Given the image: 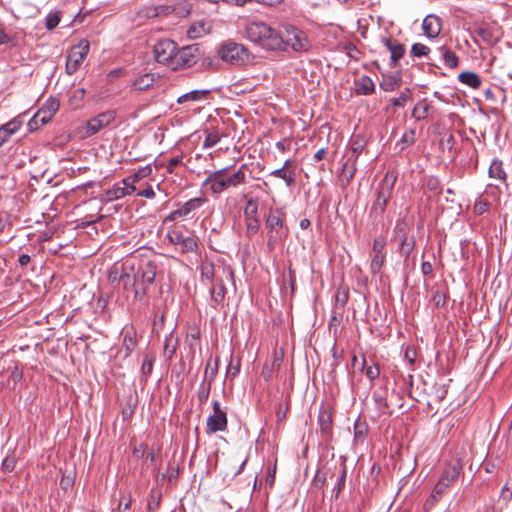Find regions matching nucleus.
Segmentation results:
<instances>
[{
    "label": "nucleus",
    "instance_id": "f257e3e1",
    "mask_svg": "<svg viewBox=\"0 0 512 512\" xmlns=\"http://www.w3.org/2000/svg\"><path fill=\"white\" fill-rule=\"evenodd\" d=\"M244 37L266 50L277 51L283 46V36L263 21H249L244 26Z\"/></svg>",
    "mask_w": 512,
    "mask_h": 512
},
{
    "label": "nucleus",
    "instance_id": "f03ea898",
    "mask_svg": "<svg viewBox=\"0 0 512 512\" xmlns=\"http://www.w3.org/2000/svg\"><path fill=\"white\" fill-rule=\"evenodd\" d=\"M228 168H222L209 173L202 183V187L209 186L213 194H221L230 188H236L239 185L246 184V165L243 164L232 174L227 173Z\"/></svg>",
    "mask_w": 512,
    "mask_h": 512
},
{
    "label": "nucleus",
    "instance_id": "7ed1b4c3",
    "mask_svg": "<svg viewBox=\"0 0 512 512\" xmlns=\"http://www.w3.org/2000/svg\"><path fill=\"white\" fill-rule=\"evenodd\" d=\"M267 229V250L272 252L285 241L289 230L285 225V213L278 208H270L265 217Z\"/></svg>",
    "mask_w": 512,
    "mask_h": 512
},
{
    "label": "nucleus",
    "instance_id": "20e7f679",
    "mask_svg": "<svg viewBox=\"0 0 512 512\" xmlns=\"http://www.w3.org/2000/svg\"><path fill=\"white\" fill-rule=\"evenodd\" d=\"M129 260L134 261L133 274L138 283V290L135 291V300H143L155 281L158 271L157 263L152 260L137 261L134 258Z\"/></svg>",
    "mask_w": 512,
    "mask_h": 512
},
{
    "label": "nucleus",
    "instance_id": "39448f33",
    "mask_svg": "<svg viewBox=\"0 0 512 512\" xmlns=\"http://www.w3.org/2000/svg\"><path fill=\"white\" fill-rule=\"evenodd\" d=\"M166 238L181 254L197 253L199 249L198 237L184 225H174L171 227L167 232Z\"/></svg>",
    "mask_w": 512,
    "mask_h": 512
},
{
    "label": "nucleus",
    "instance_id": "423d86ee",
    "mask_svg": "<svg viewBox=\"0 0 512 512\" xmlns=\"http://www.w3.org/2000/svg\"><path fill=\"white\" fill-rule=\"evenodd\" d=\"M397 181V174L394 171H387L376 188V198L370 208V215L380 216L387 207Z\"/></svg>",
    "mask_w": 512,
    "mask_h": 512
},
{
    "label": "nucleus",
    "instance_id": "0eeeda50",
    "mask_svg": "<svg viewBox=\"0 0 512 512\" xmlns=\"http://www.w3.org/2000/svg\"><path fill=\"white\" fill-rule=\"evenodd\" d=\"M284 30L283 46L277 51H286L290 47L294 52L303 53L311 48V42L307 34L300 28L291 25H282Z\"/></svg>",
    "mask_w": 512,
    "mask_h": 512
},
{
    "label": "nucleus",
    "instance_id": "6e6552de",
    "mask_svg": "<svg viewBox=\"0 0 512 512\" xmlns=\"http://www.w3.org/2000/svg\"><path fill=\"white\" fill-rule=\"evenodd\" d=\"M218 55L222 61L234 66L244 65L250 56L244 45L233 41L222 43L218 49Z\"/></svg>",
    "mask_w": 512,
    "mask_h": 512
},
{
    "label": "nucleus",
    "instance_id": "1a4fd4ad",
    "mask_svg": "<svg viewBox=\"0 0 512 512\" xmlns=\"http://www.w3.org/2000/svg\"><path fill=\"white\" fill-rule=\"evenodd\" d=\"M89 51L90 43L86 39H81L77 45L68 50L65 65V71L68 75H73L80 69Z\"/></svg>",
    "mask_w": 512,
    "mask_h": 512
},
{
    "label": "nucleus",
    "instance_id": "9d476101",
    "mask_svg": "<svg viewBox=\"0 0 512 512\" xmlns=\"http://www.w3.org/2000/svg\"><path fill=\"white\" fill-rule=\"evenodd\" d=\"M206 202L207 199L205 197H195L187 200L183 204H178V207L165 217L164 222L176 221L177 219H192L196 211Z\"/></svg>",
    "mask_w": 512,
    "mask_h": 512
},
{
    "label": "nucleus",
    "instance_id": "9b49d317",
    "mask_svg": "<svg viewBox=\"0 0 512 512\" xmlns=\"http://www.w3.org/2000/svg\"><path fill=\"white\" fill-rule=\"evenodd\" d=\"M199 55V47L197 45H188L178 49L176 47V53L172 64V70H178L186 67H190L196 63Z\"/></svg>",
    "mask_w": 512,
    "mask_h": 512
},
{
    "label": "nucleus",
    "instance_id": "f8f14e48",
    "mask_svg": "<svg viewBox=\"0 0 512 512\" xmlns=\"http://www.w3.org/2000/svg\"><path fill=\"white\" fill-rule=\"evenodd\" d=\"M386 238L378 236L373 240V246L370 252L371 263L370 271L372 274H379L386 260Z\"/></svg>",
    "mask_w": 512,
    "mask_h": 512
},
{
    "label": "nucleus",
    "instance_id": "ddd939ff",
    "mask_svg": "<svg viewBox=\"0 0 512 512\" xmlns=\"http://www.w3.org/2000/svg\"><path fill=\"white\" fill-rule=\"evenodd\" d=\"M177 44L170 39H163L154 45V57L158 63L172 68Z\"/></svg>",
    "mask_w": 512,
    "mask_h": 512
},
{
    "label": "nucleus",
    "instance_id": "4468645a",
    "mask_svg": "<svg viewBox=\"0 0 512 512\" xmlns=\"http://www.w3.org/2000/svg\"><path fill=\"white\" fill-rule=\"evenodd\" d=\"M212 408L213 413L207 418L206 422L207 434H214L227 430V414L224 410L221 409L220 402L214 401Z\"/></svg>",
    "mask_w": 512,
    "mask_h": 512
},
{
    "label": "nucleus",
    "instance_id": "2eb2a0df",
    "mask_svg": "<svg viewBox=\"0 0 512 512\" xmlns=\"http://www.w3.org/2000/svg\"><path fill=\"white\" fill-rule=\"evenodd\" d=\"M200 273L202 279H205L211 283L215 280H219L220 277H225L227 281L233 279V271L229 267L222 265L215 266L212 262L204 261L200 265Z\"/></svg>",
    "mask_w": 512,
    "mask_h": 512
},
{
    "label": "nucleus",
    "instance_id": "dca6fc26",
    "mask_svg": "<svg viewBox=\"0 0 512 512\" xmlns=\"http://www.w3.org/2000/svg\"><path fill=\"white\" fill-rule=\"evenodd\" d=\"M133 270L134 261L125 260V262L122 264L121 274L118 280L126 292H131L133 294V301L136 302L137 300H135V291L138 290V283L135 279V275L133 274Z\"/></svg>",
    "mask_w": 512,
    "mask_h": 512
},
{
    "label": "nucleus",
    "instance_id": "f3484780",
    "mask_svg": "<svg viewBox=\"0 0 512 512\" xmlns=\"http://www.w3.org/2000/svg\"><path fill=\"white\" fill-rule=\"evenodd\" d=\"M116 118L115 110H107L93 117L87 122L86 133L87 135H94L100 130L106 128L114 122Z\"/></svg>",
    "mask_w": 512,
    "mask_h": 512
},
{
    "label": "nucleus",
    "instance_id": "a211bd4d",
    "mask_svg": "<svg viewBox=\"0 0 512 512\" xmlns=\"http://www.w3.org/2000/svg\"><path fill=\"white\" fill-rule=\"evenodd\" d=\"M463 471V462L461 458L457 457L452 459L443 469L439 480L451 487L459 478Z\"/></svg>",
    "mask_w": 512,
    "mask_h": 512
},
{
    "label": "nucleus",
    "instance_id": "6ab92c4d",
    "mask_svg": "<svg viewBox=\"0 0 512 512\" xmlns=\"http://www.w3.org/2000/svg\"><path fill=\"white\" fill-rule=\"evenodd\" d=\"M357 155L352 157H348L347 161L342 164L341 172L338 176L339 185L342 189H346L351 181L353 180L355 173L357 171Z\"/></svg>",
    "mask_w": 512,
    "mask_h": 512
},
{
    "label": "nucleus",
    "instance_id": "aec40b11",
    "mask_svg": "<svg viewBox=\"0 0 512 512\" xmlns=\"http://www.w3.org/2000/svg\"><path fill=\"white\" fill-rule=\"evenodd\" d=\"M381 42L390 51L391 67H396L399 60L404 56V45L391 38H382Z\"/></svg>",
    "mask_w": 512,
    "mask_h": 512
},
{
    "label": "nucleus",
    "instance_id": "412c9836",
    "mask_svg": "<svg viewBox=\"0 0 512 512\" xmlns=\"http://www.w3.org/2000/svg\"><path fill=\"white\" fill-rule=\"evenodd\" d=\"M269 175L284 180L288 187L295 184V170L291 160H286L281 168L271 171Z\"/></svg>",
    "mask_w": 512,
    "mask_h": 512
},
{
    "label": "nucleus",
    "instance_id": "4be33fe9",
    "mask_svg": "<svg viewBox=\"0 0 512 512\" xmlns=\"http://www.w3.org/2000/svg\"><path fill=\"white\" fill-rule=\"evenodd\" d=\"M422 29L427 37L436 38L442 29L441 19L434 14L427 15L423 20Z\"/></svg>",
    "mask_w": 512,
    "mask_h": 512
},
{
    "label": "nucleus",
    "instance_id": "5701e85b",
    "mask_svg": "<svg viewBox=\"0 0 512 512\" xmlns=\"http://www.w3.org/2000/svg\"><path fill=\"white\" fill-rule=\"evenodd\" d=\"M137 333L133 327L124 331L123 342L119 353H123L125 358L129 357L137 346Z\"/></svg>",
    "mask_w": 512,
    "mask_h": 512
},
{
    "label": "nucleus",
    "instance_id": "b1692460",
    "mask_svg": "<svg viewBox=\"0 0 512 512\" xmlns=\"http://www.w3.org/2000/svg\"><path fill=\"white\" fill-rule=\"evenodd\" d=\"M22 124L23 121L18 116L0 127V147L21 128Z\"/></svg>",
    "mask_w": 512,
    "mask_h": 512
},
{
    "label": "nucleus",
    "instance_id": "393cba45",
    "mask_svg": "<svg viewBox=\"0 0 512 512\" xmlns=\"http://www.w3.org/2000/svg\"><path fill=\"white\" fill-rule=\"evenodd\" d=\"M398 236L400 238V254L407 259L415 248V238L408 237L405 228H399Z\"/></svg>",
    "mask_w": 512,
    "mask_h": 512
},
{
    "label": "nucleus",
    "instance_id": "a878e982",
    "mask_svg": "<svg viewBox=\"0 0 512 512\" xmlns=\"http://www.w3.org/2000/svg\"><path fill=\"white\" fill-rule=\"evenodd\" d=\"M488 176L492 179L498 180L501 183H506L507 173L504 169L503 161L494 158L488 169Z\"/></svg>",
    "mask_w": 512,
    "mask_h": 512
},
{
    "label": "nucleus",
    "instance_id": "bb28decb",
    "mask_svg": "<svg viewBox=\"0 0 512 512\" xmlns=\"http://www.w3.org/2000/svg\"><path fill=\"white\" fill-rule=\"evenodd\" d=\"M225 277H220L219 280H215L212 283L211 287V299L215 305H223L225 296H226V288L224 285Z\"/></svg>",
    "mask_w": 512,
    "mask_h": 512
},
{
    "label": "nucleus",
    "instance_id": "cd10ccee",
    "mask_svg": "<svg viewBox=\"0 0 512 512\" xmlns=\"http://www.w3.org/2000/svg\"><path fill=\"white\" fill-rule=\"evenodd\" d=\"M129 195V191L127 188L122 187L115 183L112 187L108 188L104 192V197L102 198V201L104 202H112L119 199H122Z\"/></svg>",
    "mask_w": 512,
    "mask_h": 512
},
{
    "label": "nucleus",
    "instance_id": "c85d7f7f",
    "mask_svg": "<svg viewBox=\"0 0 512 512\" xmlns=\"http://www.w3.org/2000/svg\"><path fill=\"white\" fill-rule=\"evenodd\" d=\"M320 431L324 435H329L332 430V413L328 408H321L318 416Z\"/></svg>",
    "mask_w": 512,
    "mask_h": 512
},
{
    "label": "nucleus",
    "instance_id": "c756f323",
    "mask_svg": "<svg viewBox=\"0 0 512 512\" xmlns=\"http://www.w3.org/2000/svg\"><path fill=\"white\" fill-rule=\"evenodd\" d=\"M458 80L462 84H464L472 89H478L482 84V80L479 77V75L474 72H470V71L461 72L458 75Z\"/></svg>",
    "mask_w": 512,
    "mask_h": 512
},
{
    "label": "nucleus",
    "instance_id": "7c9ffc66",
    "mask_svg": "<svg viewBox=\"0 0 512 512\" xmlns=\"http://www.w3.org/2000/svg\"><path fill=\"white\" fill-rule=\"evenodd\" d=\"M356 93L358 95H370L375 90L373 80L368 76H362L356 81Z\"/></svg>",
    "mask_w": 512,
    "mask_h": 512
},
{
    "label": "nucleus",
    "instance_id": "2f4dec72",
    "mask_svg": "<svg viewBox=\"0 0 512 512\" xmlns=\"http://www.w3.org/2000/svg\"><path fill=\"white\" fill-rule=\"evenodd\" d=\"M156 77L154 74L146 73L139 76L134 82L133 87L138 91H146L154 86Z\"/></svg>",
    "mask_w": 512,
    "mask_h": 512
},
{
    "label": "nucleus",
    "instance_id": "473e14b6",
    "mask_svg": "<svg viewBox=\"0 0 512 512\" xmlns=\"http://www.w3.org/2000/svg\"><path fill=\"white\" fill-rule=\"evenodd\" d=\"M50 121H51V119L48 118L45 111H43L42 109H39L34 114V116L29 120L28 129L31 132L36 131L40 127H42L43 125L47 124Z\"/></svg>",
    "mask_w": 512,
    "mask_h": 512
},
{
    "label": "nucleus",
    "instance_id": "72a5a7b5",
    "mask_svg": "<svg viewBox=\"0 0 512 512\" xmlns=\"http://www.w3.org/2000/svg\"><path fill=\"white\" fill-rule=\"evenodd\" d=\"M210 93V90H193L188 93H185L178 97L177 103L183 104L185 102L191 101L196 102L204 99L208 94Z\"/></svg>",
    "mask_w": 512,
    "mask_h": 512
},
{
    "label": "nucleus",
    "instance_id": "f704fd0d",
    "mask_svg": "<svg viewBox=\"0 0 512 512\" xmlns=\"http://www.w3.org/2000/svg\"><path fill=\"white\" fill-rule=\"evenodd\" d=\"M430 109L431 105L428 103L427 99H422L416 103L412 111V116L418 121L424 120L427 118Z\"/></svg>",
    "mask_w": 512,
    "mask_h": 512
},
{
    "label": "nucleus",
    "instance_id": "c9c22d12",
    "mask_svg": "<svg viewBox=\"0 0 512 512\" xmlns=\"http://www.w3.org/2000/svg\"><path fill=\"white\" fill-rule=\"evenodd\" d=\"M155 360L156 356L151 352H148L144 355L143 363L141 366V373L145 378V382L153 371Z\"/></svg>",
    "mask_w": 512,
    "mask_h": 512
},
{
    "label": "nucleus",
    "instance_id": "e433bc0d",
    "mask_svg": "<svg viewBox=\"0 0 512 512\" xmlns=\"http://www.w3.org/2000/svg\"><path fill=\"white\" fill-rule=\"evenodd\" d=\"M218 368H219V357L215 358L213 365H212V359L210 358L206 364L203 380L212 383L218 373Z\"/></svg>",
    "mask_w": 512,
    "mask_h": 512
},
{
    "label": "nucleus",
    "instance_id": "4c0bfd02",
    "mask_svg": "<svg viewBox=\"0 0 512 512\" xmlns=\"http://www.w3.org/2000/svg\"><path fill=\"white\" fill-rule=\"evenodd\" d=\"M439 50L441 51L442 59L446 66L449 68L458 66V57L451 49L441 47Z\"/></svg>",
    "mask_w": 512,
    "mask_h": 512
},
{
    "label": "nucleus",
    "instance_id": "58836bf2",
    "mask_svg": "<svg viewBox=\"0 0 512 512\" xmlns=\"http://www.w3.org/2000/svg\"><path fill=\"white\" fill-rule=\"evenodd\" d=\"M152 174V167L150 164L139 168L133 174L129 176V179L132 180L135 184L141 181L144 178L149 177Z\"/></svg>",
    "mask_w": 512,
    "mask_h": 512
},
{
    "label": "nucleus",
    "instance_id": "ea45409f",
    "mask_svg": "<svg viewBox=\"0 0 512 512\" xmlns=\"http://www.w3.org/2000/svg\"><path fill=\"white\" fill-rule=\"evenodd\" d=\"M412 100L411 90L409 88H405L399 97L393 98L391 103L394 107H404L408 101Z\"/></svg>",
    "mask_w": 512,
    "mask_h": 512
},
{
    "label": "nucleus",
    "instance_id": "a19ab883",
    "mask_svg": "<svg viewBox=\"0 0 512 512\" xmlns=\"http://www.w3.org/2000/svg\"><path fill=\"white\" fill-rule=\"evenodd\" d=\"M335 299H336L335 307L337 309H343L349 299L348 288H339L336 292Z\"/></svg>",
    "mask_w": 512,
    "mask_h": 512
},
{
    "label": "nucleus",
    "instance_id": "79ce46f5",
    "mask_svg": "<svg viewBox=\"0 0 512 512\" xmlns=\"http://www.w3.org/2000/svg\"><path fill=\"white\" fill-rule=\"evenodd\" d=\"M400 81L399 78L387 77L380 82V87L386 92H391L400 86Z\"/></svg>",
    "mask_w": 512,
    "mask_h": 512
},
{
    "label": "nucleus",
    "instance_id": "37998d69",
    "mask_svg": "<svg viewBox=\"0 0 512 512\" xmlns=\"http://www.w3.org/2000/svg\"><path fill=\"white\" fill-rule=\"evenodd\" d=\"M212 383L202 380L198 390V400L201 404L205 403L210 395Z\"/></svg>",
    "mask_w": 512,
    "mask_h": 512
},
{
    "label": "nucleus",
    "instance_id": "c03bdc74",
    "mask_svg": "<svg viewBox=\"0 0 512 512\" xmlns=\"http://www.w3.org/2000/svg\"><path fill=\"white\" fill-rule=\"evenodd\" d=\"M327 478L328 470L326 468L318 469L313 478V485L318 489H322L327 481Z\"/></svg>",
    "mask_w": 512,
    "mask_h": 512
},
{
    "label": "nucleus",
    "instance_id": "a18cd8bd",
    "mask_svg": "<svg viewBox=\"0 0 512 512\" xmlns=\"http://www.w3.org/2000/svg\"><path fill=\"white\" fill-rule=\"evenodd\" d=\"M258 205L253 199H249L244 208L245 219L257 218Z\"/></svg>",
    "mask_w": 512,
    "mask_h": 512
},
{
    "label": "nucleus",
    "instance_id": "49530a36",
    "mask_svg": "<svg viewBox=\"0 0 512 512\" xmlns=\"http://www.w3.org/2000/svg\"><path fill=\"white\" fill-rule=\"evenodd\" d=\"M346 475H347L346 467L343 465V466H341L340 475H339L338 480H337V482L333 488V491H332L335 494V497H338L340 492L345 487Z\"/></svg>",
    "mask_w": 512,
    "mask_h": 512
},
{
    "label": "nucleus",
    "instance_id": "de8ad7c7",
    "mask_svg": "<svg viewBox=\"0 0 512 512\" xmlns=\"http://www.w3.org/2000/svg\"><path fill=\"white\" fill-rule=\"evenodd\" d=\"M221 139V135L217 130L209 132L203 142L204 148H211L215 146Z\"/></svg>",
    "mask_w": 512,
    "mask_h": 512
},
{
    "label": "nucleus",
    "instance_id": "09e8293b",
    "mask_svg": "<svg viewBox=\"0 0 512 512\" xmlns=\"http://www.w3.org/2000/svg\"><path fill=\"white\" fill-rule=\"evenodd\" d=\"M41 109L45 111L49 119H52L59 109V102L54 99L49 100Z\"/></svg>",
    "mask_w": 512,
    "mask_h": 512
},
{
    "label": "nucleus",
    "instance_id": "8fccbe9b",
    "mask_svg": "<svg viewBox=\"0 0 512 512\" xmlns=\"http://www.w3.org/2000/svg\"><path fill=\"white\" fill-rule=\"evenodd\" d=\"M429 52H430V48L421 43L413 44L411 47V51H410V53L413 57L427 56Z\"/></svg>",
    "mask_w": 512,
    "mask_h": 512
},
{
    "label": "nucleus",
    "instance_id": "3c124183",
    "mask_svg": "<svg viewBox=\"0 0 512 512\" xmlns=\"http://www.w3.org/2000/svg\"><path fill=\"white\" fill-rule=\"evenodd\" d=\"M246 221V234L253 236L258 233L260 229V221L258 218L245 219Z\"/></svg>",
    "mask_w": 512,
    "mask_h": 512
},
{
    "label": "nucleus",
    "instance_id": "603ef678",
    "mask_svg": "<svg viewBox=\"0 0 512 512\" xmlns=\"http://www.w3.org/2000/svg\"><path fill=\"white\" fill-rule=\"evenodd\" d=\"M187 33L190 38H199L206 33L205 24L202 22L194 24L188 29Z\"/></svg>",
    "mask_w": 512,
    "mask_h": 512
},
{
    "label": "nucleus",
    "instance_id": "864d4df0",
    "mask_svg": "<svg viewBox=\"0 0 512 512\" xmlns=\"http://www.w3.org/2000/svg\"><path fill=\"white\" fill-rule=\"evenodd\" d=\"M500 499L506 503L512 499V478H509L503 485Z\"/></svg>",
    "mask_w": 512,
    "mask_h": 512
},
{
    "label": "nucleus",
    "instance_id": "5fc2aeb1",
    "mask_svg": "<svg viewBox=\"0 0 512 512\" xmlns=\"http://www.w3.org/2000/svg\"><path fill=\"white\" fill-rule=\"evenodd\" d=\"M415 130L410 129L408 131H405L402 135L401 139L399 140L398 144H401V149H404L406 146H409L415 142Z\"/></svg>",
    "mask_w": 512,
    "mask_h": 512
},
{
    "label": "nucleus",
    "instance_id": "6e6d98bb",
    "mask_svg": "<svg viewBox=\"0 0 512 512\" xmlns=\"http://www.w3.org/2000/svg\"><path fill=\"white\" fill-rule=\"evenodd\" d=\"M240 367V360H237L236 363H234L233 360H231L226 370V377L231 380L236 378L240 372Z\"/></svg>",
    "mask_w": 512,
    "mask_h": 512
},
{
    "label": "nucleus",
    "instance_id": "4d7b16f0",
    "mask_svg": "<svg viewBox=\"0 0 512 512\" xmlns=\"http://www.w3.org/2000/svg\"><path fill=\"white\" fill-rule=\"evenodd\" d=\"M186 342L188 343L191 353L194 356L195 354V348H200V342H199V332L195 331L194 333H190L186 337Z\"/></svg>",
    "mask_w": 512,
    "mask_h": 512
},
{
    "label": "nucleus",
    "instance_id": "13d9d810",
    "mask_svg": "<svg viewBox=\"0 0 512 512\" xmlns=\"http://www.w3.org/2000/svg\"><path fill=\"white\" fill-rule=\"evenodd\" d=\"M172 333L169 334L166 338H165V341H164V355L171 359L173 357V355L175 354V351H176V345H172L171 342H172Z\"/></svg>",
    "mask_w": 512,
    "mask_h": 512
},
{
    "label": "nucleus",
    "instance_id": "bf43d9fd",
    "mask_svg": "<svg viewBox=\"0 0 512 512\" xmlns=\"http://www.w3.org/2000/svg\"><path fill=\"white\" fill-rule=\"evenodd\" d=\"M15 466L16 458L14 456H6L1 464V468L4 472H12Z\"/></svg>",
    "mask_w": 512,
    "mask_h": 512
},
{
    "label": "nucleus",
    "instance_id": "052dcab7",
    "mask_svg": "<svg viewBox=\"0 0 512 512\" xmlns=\"http://www.w3.org/2000/svg\"><path fill=\"white\" fill-rule=\"evenodd\" d=\"M59 22H60V17L58 15V13H50L46 17V27L49 30H52L55 27H57Z\"/></svg>",
    "mask_w": 512,
    "mask_h": 512
},
{
    "label": "nucleus",
    "instance_id": "680f3d73",
    "mask_svg": "<svg viewBox=\"0 0 512 512\" xmlns=\"http://www.w3.org/2000/svg\"><path fill=\"white\" fill-rule=\"evenodd\" d=\"M489 203L481 198H478L474 204V212L478 215L485 213L488 209Z\"/></svg>",
    "mask_w": 512,
    "mask_h": 512
},
{
    "label": "nucleus",
    "instance_id": "e2e57ef3",
    "mask_svg": "<svg viewBox=\"0 0 512 512\" xmlns=\"http://www.w3.org/2000/svg\"><path fill=\"white\" fill-rule=\"evenodd\" d=\"M363 148H364V144H363L362 140L353 139L351 142L352 154L349 157H352V159L354 158L355 155H357V157H358L359 154L361 153V151L363 150Z\"/></svg>",
    "mask_w": 512,
    "mask_h": 512
},
{
    "label": "nucleus",
    "instance_id": "0e129e2a",
    "mask_svg": "<svg viewBox=\"0 0 512 512\" xmlns=\"http://www.w3.org/2000/svg\"><path fill=\"white\" fill-rule=\"evenodd\" d=\"M183 158H184L183 154H180V155H177L175 157L170 158L169 161H168V164L166 166L167 172L168 173H173L174 172V168L182 163Z\"/></svg>",
    "mask_w": 512,
    "mask_h": 512
},
{
    "label": "nucleus",
    "instance_id": "69168bd1",
    "mask_svg": "<svg viewBox=\"0 0 512 512\" xmlns=\"http://www.w3.org/2000/svg\"><path fill=\"white\" fill-rule=\"evenodd\" d=\"M365 374L370 381H373L379 377L380 370L377 365H370L366 368Z\"/></svg>",
    "mask_w": 512,
    "mask_h": 512
},
{
    "label": "nucleus",
    "instance_id": "338daca9",
    "mask_svg": "<svg viewBox=\"0 0 512 512\" xmlns=\"http://www.w3.org/2000/svg\"><path fill=\"white\" fill-rule=\"evenodd\" d=\"M160 505V495H154V493H151L150 500L148 502V510L150 512H155Z\"/></svg>",
    "mask_w": 512,
    "mask_h": 512
},
{
    "label": "nucleus",
    "instance_id": "774afa93",
    "mask_svg": "<svg viewBox=\"0 0 512 512\" xmlns=\"http://www.w3.org/2000/svg\"><path fill=\"white\" fill-rule=\"evenodd\" d=\"M432 299L437 307H444L446 305V296L440 291L434 292Z\"/></svg>",
    "mask_w": 512,
    "mask_h": 512
}]
</instances>
